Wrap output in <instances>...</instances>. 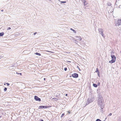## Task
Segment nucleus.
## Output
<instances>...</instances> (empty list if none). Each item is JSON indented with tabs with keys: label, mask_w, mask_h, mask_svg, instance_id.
Masks as SVG:
<instances>
[{
	"label": "nucleus",
	"mask_w": 121,
	"mask_h": 121,
	"mask_svg": "<svg viewBox=\"0 0 121 121\" xmlns=\"http://www.w3.org/2000/svg\"><path fill=\"white\" fill-rule=\"evenodd\" d=\"M11 29V28L10 27H9V28L7 30H10V29Z\"/></svg>",
	"instance_id": "obj_21"
},
{
	"label": "nucleus",
	"mask_w": 121,
	"mask_h": 121,
	"mask_svg": "<svg viewBox=\"0 0 121 121\" xmlns=\"http://www.w3.org/2000/svg\"><path fill=\"white\" fill-rule=\"evenodd\" d=\"M4 34L3 32L0 33V36H3Z\"/></svg>",
	"instance_id": "obj_8"
},
{
	"label": "nucleus",
	"mask_w": 121,
	"mask_h": 121,
	"mask_svg": "<svg viewBox=\"0 0 121 121\" xmlns=\"http://www.w3.org/2000/svg\"><path fill=\"white\" fill-rule=\"evenodd\" d=\"M53 99H56V100H57L58 99H57L56 98H53Z\"/></svg>",
	"instance_id": "obj_23"
},
{
	"label": "nucleus",
	"mask_w": 121,
	"mask_h": 121,
	"mask_svg": "<svg viewBox=\"0 0 121 121\" xmlns=\"http://www.w3.org/2000/svg\"><path fill=\"white\" fill-rule=\"evenodd\" d=\"M7 90V88H5L4 89V91H5Z\"/></svg>",
	"instance_id": "obj_14"
},
{
	"label": "nucleus",
	"mask_w": 121,
	"mask_h": 121,
	"mask_svg": "<svg viewBox=\"0 0 121 121\" xmlns=\"http://www.w3.org/2000/svg\"><path fill=\"white\" fill-rule=\"evenodd\" d=\"M64 70L65 71H66L67 70V68H65L64 69Z\"/></svg>",
	"instance_id": "obj_17"
},
{
	"label": "nucleus",
	"mask_w": 121,
	"mask_h": 121,
	"mask_svg": "<svg viewBox=\"0 0 121 121\" xmlns=\"http://www.w3.org/2000/svg\"><path fill=\"white\" fill-rule=\"evenodd\" d=\"M96 121H101L99 119H98L96 120Z\"/></svg>",
	"instance_id": "obj_16"
},
{
	"label": "nucleus",
	"mask_w": 121,
	"mask_h": 121,
	"mask_svg": "<svg viewBox=\"0 0 121 121\" xmlns=\"http://www.w3.org/2000/svg\"><path fill=\"white\" fill-rule=\"evenodd\" d=\"M76 37L77 38L76 39V40H75V41H76L77 40L81 41L82 39V38H81V37L80 36H76Z\"/></svg>",
	"instance_id": "obj_5"
},
{
	"label": "nucleus",
	"mask_w": 121,
	"mask_h": 121,
	"mask_svg": "<svg viewBox=\"0 0 121 121\" xmlns=\"http://www.w3.org/2000/svg\"><path fill=\"white\" fill-rule=\"evenodd\" d=\"M67 95H68V94H66V95H66V96H67Z\"/></svg>",
	"instance_id": "obj_26"
},
{
	"label": "nucleus",
	"mask_w": 121,
	"mask_h": 121,
	"mask_svg": "<svg viewBox=\"0 0 121 121\" xmlns=\"http://www.w3.org/2000/svg\"><path fill=\"white\" fill-rule=\"evenodd\" d=\"M46 51V52H50L52 53H53V52H51V51Z\"/></svg>",
	"instance_id": "obj_13"
},
{
	"label": "nucleus",
	"mask_w": 121,
	"mask_h": 121,
	"mask_svg": "<svg viewBox=\"0 0 121 121\" xmlns=\"http://www.w3.org/2000/svg\"><path fill=\"white\" fill-rule=\"evenodd\" d=\"M77 67H78V66H77Z\"/></svg>",
	"instance_id": "obj_30"
},
{
	"label": "nucleus",
	"mask_w": 121,
	"mask_h": 121,
	"mask_svg": "<svg viewBox=\"0 0 121 121\" xmlns=\"http://www.w3.org/2000/svg\"><path fill=\"white\" fill-rule=\"evenodd\" d=\"M34 99H35L37 101H40L41 99L40 98H39L37 96H35L34 97Z\"/></svg>",
	"instance_id": "obj_6"
},
{
	"label": "nucleus",
	"mask_w": 121,
	"mask_h": 121,
	"mask_svg": "<svg viewBox=\"0 0 121 121\" xmlns=\"http://www.w3.org/2000/svg\"><path fill=\"white\" fill-rule=\"evenodd\" d=\"M111 57L112 58V59L111 60L109 61V63H112L115 62L116 60V57L114 55H111Z\"/></svg>",
	"instance_id": "obj_1"
},
{
	"label": "nucleus",
	"mask_w": 121,
	"mask_h": 121,
	"mask_svg": "<svg viewBox=\"0 0 121 121\" xmlns=\"http://www.w3.org/2000/svg\"><path fill=\"white\" fill-rule=\"evenodd\" d=\"M37 33V32L35 33H34V35H35V34H36Z\"/></svg>",
	"instance_id": "obj_24"
},
{
	"label": "nucleus",
	"mask_w": 121,
	"mask_h": 121,
	"mask_svg": "<svg viewBox=\"0 0 121 121\" xmlns=\"http://www.w3.org/2000/svg\"><path fill=\"white\" fill-rule=\"evenodd\" d=\"M51 107V106H40L39 107V109H41L43 108H48L50 107Z\"/></svg>",
	"instance_id": "obj_2"
},
{
	"label": "nucleus",
	"mask_w": 121,
	"mask_h": 121,
	"mask_svg": "<svg viewBox=\"0 0 121 121\" xmlns=\"http://www.w3.org/2000/svg\"><path fill=\"white\" fill-rule=\"evenodd\" d=\"M70 29L72 30V31H73L75 33H76V31H75V30H74L72 28H71Z\"/></svg>",
	"instance_id": "obj_10"
},
{
	"label": "nucleus",
	"mask_w": 121,
	"mask_h": 121,
	"mask_svg": "<svg viewBox=\"0 0 121 121\" xmlns=\"http://www.w3.org/2000/svg\"><path fill=\"white\" fill-rule=\"evenodd\" d=\"M35 54L36 55H38L39 56H40L41 55V54L40 53H37V52L35 53Z\"/></svg>",
	"instance_id": "obj_9"
},
{
	"label": "nucleus",
	"mask_w": 121,
	"mask_h": 121,
	"mask_svg": "<svg viewBox=\"0 0 121 121\" xmlns=\"http://www.w3.org/2000/svg\"><path fill=\"white\" fill-rule=\"evenodd\" d=\"M112 115V113H109V116H111Z\"/></svg>",
	"instance_id": "obj_20"
},
{
	"label": "nucleus",
	"mask_w": 121,
	"mask_h": 121,
	"mask_svg": "<svg viewBox=\"0 0 121 121\" xmlns=\"http://www.w3.org/2000/svg\"><path fill=\"white\" fill-rule=\"evenodd\" d=\"M6 84H7V85L8 86H9V83H7Z\"/></svg>",
	"instance_id": "obj_19"
},
{
	"label": "nucleus",
	"mask_w": 121,
	"mask_h": 121,
	"mask_svg": "<svg viewBox=\"0 0 121 121\" xmlns=\"http://www.w3.org/2000/svg\"><path fill=\"white\" fill-rule=\"evenodd\" d=\"M99 84H100V83H99Z\"/></svg>",
	"instance_id": "obj_31"
},
{
	"label": "nucleus",
	"mask_w": 121,
	"mask_h": 121,
	"mask_svg": "<svg viewBox=\"0 0 121 121\" xmlns=\"http://www.w3.org/2000/svg\"><path fill=\"white\" fill-rule=\"evenodd\" d=\"M99 72V69L98 68H97L96 69V70L95 71V72Z\"/></svg>",
	"instance_id": "obj_11"
},
{
	"label": "nucleus",
	"mask_w": 121,
	"mask_h": 121,
	"mask_svg": "<svg viewBox=\"0 0 121 121\" xmlns=\"http://www.w3.org/2000/svg\"><path fill=\"white\" fill-rule=\"evenodd\" d=\"M93 86L94 87H97V85L95 83L93 84Z\"/></svg>",
	"instance_id": "obj_7"
},
{
	"label": "nucleus",
	"mask_w": 121,
	"mask_h": 121,
	"mask_svg": "<svg viewBox=\"0 0 121 121\" xmlns=\"http://www.w3.org/2000/svg\"><path fill=\"white\" fill-rule=\"evenodd\" d=\"M17 74H19L20 75H22V73H17V72L16 73Z\"/></svg>",
	"instance_id": "obj_15"
},
{
	"label": "nucleus",
	"mask_w": 121,
	"mask_h": 121,
	"mask_svg": "<svg viewBox=\"0 0 121 121\" xmlns=\"http://www.w3.org/2000/svg\"><path fill=\"white\" fill-rule=\"evenodd\" d=\"M2 114H4V115H5L6 114V113L4 112V113H2Z\"/></svg>",
	"instance_id": "obj_22"
},
{
	"label": "nucleus",
	"mask_w": 121,
	"mask_h": 121,
	"mask_svg": "<svg viewBox=\"0 0 121 121\" xmlns=\"http://www.w3.org/2000/svg\"><path fill=\"white\" fill-rule=\"evenodd\" d=\"M121 25V19H118L117 21V23L116 24V26H119Z\"/></svg>",
	"instance_id": "obj_3"
},
{
	"label": "nucleus",
	"mask_w": 121,
	"mask_h": 121,
	"mask_svg": "<svg viewBox=\"0 0 121 121\" xmlns=\"http://www.w3.org/2000/svg\"><path fill=\"white\" fill-rule=\"evenodd\" d=\"M41 121H43V120H41Z\"/></svg>",
	"instance_id": "obj_28"
},
{
	"label": "nucleus",
	"mask_w": 121,
	"mask_h": 121,
	"mask_svg": "<svg viewBox=\"0 0 121 121\" xmlns=\"http://www.w3.org/2000/svg\"><path fill=\"white\" fill-rule=\"evenodd\" d=\"M72 76L74 78H76L78 77V74L76 73H74L72 74Z\"/></svg>",
	"instance_id": "obj_4"
},
{
	"label": "nucleus",
	"mask_w": 121,
	"mask_h": 121,
	"mask_svg": "<svg viewBox=\"0 0 121 121\" xmlns=\"http://www.w3.org/2000/svg\"><path fill=\"white\" fill-rule=\"evenodd\" d=\"M44 80L45 81V78H44Z\"/></svg>",
	"instance_id": "obj_27"
},
{
	"label": "nucleus",
	"mask_w": 121,
	"mask_h": 121,
	"mask_svg": "<svg viewBox=\"0 0 121 121\" xmlns=\"http://www.w3.org/2000/svg\"><path fill=\"white\" fill-rule=\"evenodd\" d=\"M65 115V114L64 113H63L62 115H61V117H62Z\"/></svg>",
	"instance_id": "obj_12"
},
{
	"label": "nucleus",
	"mask_w": 121,
	"mask_h": 121,
	"mask_svg": "<svg viewBox=\"0 0 121 121\" xmlns=\"http://www.w3.org/2000/svg\"><path fill=\"white\" fill-rule=\"evenodd\" d=\"M61 3H66V2L65 1H61Z\"/></svg>",
	"instance_id": "obj_18"
},
{
	"label": "nucleus",
	"mask_w": 121,
	"mask_h": 121,
	"mask_svg": "<svg viewBox=\"0 0 121 121\" xmlns=\"http://www.w3.org/2000/svg\"><path fill=\"white\" fill-rule=\"evenodd\" d=\"M99 84H100V83H99Z\"/></svg>",
	"instance_id": "obj_32"
},
{
	"label": "nucleus",
	"mask_w": 121,
	"mask_h": 121,
	"mask_svg": "<svg viewBox=\"0 0 121 121\" xmlns=\"http://www.w3.org/2000/svg\"><path fill=\"white\" fill-rule=\"evenodd\" d=\"M1 117V116H0V118Z\"/></svg>",
	"instance_id": "obj_29"
},
{
	"label": "nucleus",
	"mask_w": 121,
	"mask_h": 121,
	"mask_svg": "<svg viewBox=\"0 0 121 121\" xmlns=\"http://www.w3.org/2000/svg\"><path fill=\"white\" fill-rule=\"evenodd\" d=\"M68 112L70 114V112L69 111H68Z\"/></svg>",
	"instance_id": "obj_25"
}]
</instances>
